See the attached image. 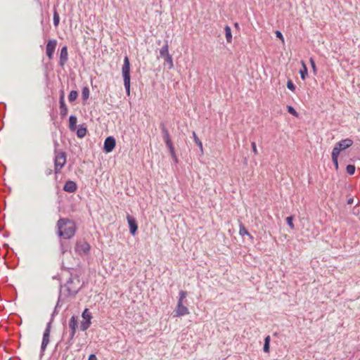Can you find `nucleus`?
I'll list each match as a JSON object with an SVG mask.
<instances>
[{
  "instance_id": "obj_21",
  "label": "nucleus",
  "mask_w": 360,
  "mask_h": 360,
  "mask_svg": "<svg viewBox=\"0 0 360 360\" xmlns=\"http://www.w3.org/2000/svg\"><path fill=\"white\" fill-rule=\"evenodd\" d=\"M239 234L241 236H248L250 239H253L252 236L248 232V231L246 229V228L242 223L240 224Z\"/></svg>"
},
{
  "instance_id": "obj_19",
  "label": "nucleus",
  "mask_w": 360,
  "mask_h": 360,
  "mask_svg": "<svg viewBox=\"0 0 360 360\" xmlns=\"http://www.w3.org/2000/svg\"><path fill=\"white\" fill-rule=\"evenodd\" d=\"M168 49H169V45H168V41L166 40L165 41V44L162 46V47L160 49V57H164L169 53V51H168Z\"/></svg>"
},
{
  "instance_id": "obj_7",
  "label": "nucleus",
  "mask_w": 360,
  "mask_h": 360,
  "mask_svg": "<svg viewBox=\"0 0 360 360\" xmlns=\"http://www.w3.org/2000/svg\"><path fill=\"white\" fill-rule=\"evenodd\" d=\"M353 143L354 142L351 139L347 138L345 139H342L335 144L332 152L338 153L340 155V153L342 150H344L349 148L350 146H352L353 145Z\"/></svg>"
},
{
  "instance_id": "obj_22",
  "label": "nucleus",
  "mask_w": 360,
  "mask_h": 360,
  "mask_svg": "<svg viewBox=\"0 0 360 360\" xmlns=\"http://www.w3.org/2000/svg\"><path fill=\"white\" fill-rule=\"evenodd\" d=\"M302 68L300 70V75L301 79L302 80H304L308 75V70H307V68L305 63L303 61H302Z\"/></svg>"
},
{
  "instance_id": "obj_44",
  "label": "nucleus",
  "mask_w": 360,
  "mask_h": 360,
  "mask_svg": "<svg viewBox=\"0 0 360 360\" xmlns=\"http://www.w3.org/2000/svg\"><path fill=\"white\" fill-rule=\"evenodd\" d=\"M52 169H47L45 172L47 176L51 175L52 174Z\"/></svg>"
},
{
  "instance_id": "obj_27",
  "label": "nucleus",
  "mask_w": 360,
  "mask_h": 360,
  "mask_svg": "<svg viewBox=\"0 0 360 360\" xmlns=\"http://www.w3.org/2000/svg\"><path fill=\"white\" fill-rule=\"evenodd\" d=\"M270 336L269 335H267L265 338H264V347H263V351L266 353L269 352V343H270Z\"/></svg>"
},
{
  "instance_id": "obj_18",
  "label": "nucleus",
  "mask_w": 360,
  "mask_h": 360,
  "mask_svg": "<svg viewBox=\"0 0 360 360\" xmlns=\"http://www.w3.org/2000/svg\"><path fill=\"white\" fill-rule=\"evenodd\" d=\"M87 132L86 127L84 126V124L79 125V128L77 130V136L79 138H84Z\"/></svg>"
},
{
  "instance_id": "obj_41",
  "label": "nucleus",
  "mask_w": 360,
  "mask_h": 360,
  "mask_svg": "<svg viewBox=\"0 0 360 360\" xmlns=\"http://www.w3.org/2000/svg\"><path fill=\"white\" fill-rule=\"evenodd\" d=\"M81 315H91V313L89 312V309L87 308H85Z\"/></svg>"
},
{
  "instance_id": "obj_1",
  "label": "nucleus",
  "mask_w": 360,
  "mask_h": 360,
  "mask_svg": "<svg viewBox=\"0 0 360 360\" xmlns=\"http://www.w3.org/2000/svg\"><path fill=\"white\" fill-rule=\"evenodd\" d=\"M84 286V283L79 279L78 275L71 274L68 281L63 285H60L58 302L51 315L58 314V308L63 302L74 299Z\"/></svg>"
},
{
  "instance_id": "obj_42",
  "label": "nucleus",
  "mask_w": 360,
  "mask_h": 360,
  "mask_svg": "<svg viewBox=\"0 0 360 360\" xmlns=\"http://www.w3.org/2000/svg\"><path fill=\"white\" fill-rule=\"evenodd\" d=\"M88 360H97V357L96 356V354H91L89 356V359Z\"/></svg>"
},
{
  "instance_id": "obj_37",
  "label": "nucleus",
  "mask_w": 360,
  "mask_h": 360,
  "mask_svg": "<svg viewBox=\"0 0 360 360\" xmlns=\"http://www.w3.org/2000/svg\"><path fill=\"white\" fill-rule=\"evenodd\" d=\"M275 34H276V37L277 38H279L280 39H281L282 41H284L283 36L282 33L279 30H276L275 32Z\"/></svg>"
},
{
  "instance_id": "obj_9",
  "label": "nucleus",
  "mask_w": 360,
  "mask_h": 360,
  "mask_svg": "<svg viewBox=\"0 0 360 360\" xmlns=\"http://www.w3.org/2000/svg\"><path fill=\"white\" fill-rule=\"evenodd\" d=\"M116 146V140L112 136H108L105 141L103 144V151L106 153H109L113 150Z\"/></svg>"
},
{
  "instance_id": "obj_8",
  "label": "nucleus",
  "mask_w": 360,
  "mask_h": 360,
  "mask_svg": "<svg viewBox=\"0 0 360 360\" xmlns=\"http://www.w3.org/2000/svg\"><path fill=\"white\" fill-rule=\"evenodd\" d=\"M90 248V245L87 242L79 240L76 243L75 251L80 255H86L89 253Z\"/></svg>"
},
{
  "instance_id": "obj_11",
  "label": "nucleus",
  "mask_w": 360,
  "mask_h": 360,
  "mask_svg": "<svg viewBox=\"0 0 360 360\" xmlns=\"http://www.w3.org/2000/svg\"><path fill=\"white\" fill-rule=\"evenodd\" d=\"M57 41L56 39L49 40L46 44V56L51 60L56 47Z\"/></svg>"
},
{
  "instance_id": "obj_23",
  "label": "nucleus",
  "mask_w": 360,
  "mask_h": 360,
  "mask_svg": "<svg viewBox=\"0 0 360 360\" xmlns=\"http://www.w3.org/2000/svg\"><path fill=\"white\" fill-rule=\"evenodd\" d=\"M224 30H225V36H226L227 42H229V43L231 42L232 34H231V27L229 25H226L224 27Z\"/></svg>"
},
{
  "instance_id": "obj_36",
  "label": "nucleus",
  "mask_w": 360,
  "mask_h": 360,
  "mask_svg": "<svg viewBox=\"0 0 360 360\" xmlns=\"http://www.w3.org/2000/svg\"><path fill=\"white\" fill-rule=\"evenodd\" d=\"M287 88L292 91L295 90V86L292 80L289 79L287 82Z\"/></svg>"
},
{
  "instance_id": "obj_31",
  "label": "nucleus",
  "mask_w": 360,
  "mask_h": 360,
  "mask_svg": "<svg viewBox=\"0 0 360 360\" xmlns=\"http://www.w3.org/2000/svg\"><path fill=\"white\" fill-rule=\"evenodd\" d=\"M165 59V61L169 64V68H173V60H172V56L170 54H168L163 57Z\"/></svg>"
},
{
  "instance_id": "obj_43",
  "label": "nucleus",
  "mask_w": 360,
  "mask_h": 360,
  "mask_svg": "<svg viewBox=\"0 0 360 360\" xmlns=\"http://www.w3.org/2000/svg\"><path fill=\"white\" fill-rule=\"evenodd\" d=\"M58 145H59V144H58V141H57L56 140V141H54V147H55L54 154H55V153H58V152H57V148H58Z\"/></svg>"
},
{
  "instance_id": "obj_38",
  "label": "nucleus",
  "mask_w": 360,
  "mask_h": 360,
  "mask_svg": "<svg viewBox=\"0 0 360 360\" xmlns=\"http://www.w3.org/2000/svg\"><path fill=\"white\" fill-rule=\"evenodd\" d=\"M251 146H252V149L253 153L255 155L258 154V151H257V146H256L255 142L252 141L251 143Z\"/></svg>"
},
{
  "instance_id": "obj_6",
  "label": "nucleus",
  "mask_w": 360,
  "mask_h": 360,
  "mask_svg": "<svg viewBox=\"0 0 360 360\" xmlns=\"http://www.w3.org/2000/svg\"><path fill=\"white\" fill-rule=\"evenodd\" d=\"M186 291H179V297L176 309V315H186L188 314V308L183 304V300L186 297Z\"/></svg>"
},
{
  "instance_id": "obj_32",
  "label": "nucleus",
  "mask_w": 360,
  "mask_h": 360,
  "mask_svg": "<svg viewBox=\"0 0 360 360\" xmlns=\"http://www.w3.org/2000/svg\"><path fill=\"white\" fill-rule=\"evenodd\" d=\"M346 171L349 175H353L355 172V166L354 165H348L346 167Z\"/></svg>"
},
{
  "instance_id": "obj_2",
  "label": "nucleus",
  "mask_w": 360,
  "mask_h": 360,
  "mask_svg": "<svg viewBox=\"0 0 360 360\" xmlns=\"http://www.w3.org/2000/svg\"><path fill=\"white\" fill-rule=\"evenodd\" d=\"M57 235L63 239L72 238L76 232L75 223L68 218H60L56 223Z\"/></svg>"
},
{
  "instance_id": "obj_12",
  "label": "nucleus",
  "mask_w": 360,
  "mask_h": 360,
  "mask_svg": "<svg viewBox=\"0 0 360 360\" xmlns=\"http://www.w3.org/2000/svg\"><path fill=\"white\" fill-rule=\"evenodd\" d=\"M68 60V47H62L60 53L59 65L63 67Z\"/></svg>"
},
{
  "instance_id": "obj_25",
  "label": "nucleus",
  "mask_w": 360,
  "mask_h": 360,
  "mask_svg": "<svg viewBox=\"0 0 360 360\" xmlns=\"http://www.w3.org/2000/svg\"><path fill=\"white\" fill-rule=\"evenodd\" d=\"M338 156H339L338 153H335L334 152L331 153L332 161H333V163L336 170L338 169Z\"/></svg>"
},
{
  "instance_id": "obj_3",
  "label": "nucleus",
  "mask_w": 360,
  "mask_h": 360,
  "mask_svg": "<svg viewBox=\"0 0 360 360\" xmlns=\"http://www.w3.org/2000/svg\"><path fill=\"white\" fill-rule=\"evenodd\" d=\"M122 73L124 81V86L127 95L130 94V62L127 56L124 58V63L122 68Z\"/></svg>"
},
{
  "instance_id": "obj_15",
  "label": "nucleus",
  "mask_w": 360,
  "mask_h": 360,
  "mask_svg": "<svg viewBox=\"0 0 360 360\" xmlns=\"http://www.w3.org/2000/svg\"><path fill=\"white\" fill-rule=\"evenodd\" d=\"M84 318V321H82L81 324H80V330H82V331H84L86 330H87L91 322V320L92 319L93 316H82Z\"/></svg>"
},
{
  "instance_id": "obj_28",
  "label": "nucleus",
  "mask_w": 360,
  "mask_h": 360,
  "mask_svg": "<svg viewBox=\"0 0 360 360\" xmlns=\"http://www.w3.org/2000/svg\"><path fill=\"white\" fill-rule=\"evenodd\" d=\"M192 135H193V138L194 139L195 143L200 148V150L202 151V143L201 141L197 136L196 133L195 131H193Z\"/></svg>"
},
{
  "instance_id": "obj_30",
  "label": "nucleus",
  "mask_w": 360,
  "mask_h": 360,
  "mask_svg": "<svg viewBox=\"0 0 360 360\" xmlns=\"http://www.w3.org/2000/svg\"><path fill=\"white\" fill-rule=\"evenodd\" d=\"M75 335V333H73V332L70 333L69 337L66 342V344L68 345V348H69L70 347L72 346V340L74 339Z\"/></svg>"
},
{
  "instance_id": "obj_49",
  "label": "nucleus",
  "mask_w": 360,
  "mask_h": 360,
  "mask_svg": "<svg viewBox=\"0 0 360 360\" xmlns=\"http://www.w3.org/2000/svg\"><path fill=\"white\" fill-rule=\"evenodd\" d=\"M157 44H161V41H160V40H158V41H157Z\"/></svg>"
},
{
  "instance_id": "obj_34",
  "label": "nucleus",
  "mask_w": 360,
  "mask_h": 360,
  "mask_svg": "<svg viewBox=\"0 0 360 360\" xmlns=\"http://www.w3.org/2000/svg\"><path fill=\"white\" fill-rule=\"evenodd\" d=\"M166 146L168 148L172 157H174L176 153L172 143H167Z\"/></svg>"
},
{
  "instance_id": "obj_46",
  "label": "nucleus",
  "mask_w": 360,
  "mask_h": 360,
  "mask_svg": "<svg viewBox=\"0 0 360 360\" xmlns=\"http://www.w3.org/2000/svg\"><path fill=\"white\" fill-rule=\"evenodd\" d=\"M173 160H174L175 162H178V159H177V157L176 155H175L174 157H172Z\"/></svg>"
},
{
  "instance_id": "obj_39",
  "label": "nucleus",
  "mask_w": 360,
  "mask_h": 360,
  "mask_svg": "<svg viewBox=\"0 0 360 360\" xmlns=\"http://www.w3.org/2000/svg\"><path fill=\"white\" fill-rule=\"evenodd\" d=\"M310 63H311V68L313 69V71L314 72H316V64H315V62L314 60V59L312 58H310Z\"/></svg>"
},
{
  "instance_id": "obj_48",
  "label": "nucleus",
  "mask_w": 360,
  "mask_h": 360,
  "mask_svg": "<svg viewBox=\"0 0 360 360\" xmlns=\"http://www.w3.org/2000/svg\"><path fill=\"white\" fill-rule=\"evenodd\" d=\"M235 27H239V25H238V24L237 22H236V23H235Z\"/></svg>"
},
{
  "instance_id": "obj_33",
  "label": "nucleus",
  "mask_w": 360,
  "mask_h": 360,
  "mask_svg": "<svg viewBox=\"0 0 360 360\" xmlns=\"http://www.w3.org/2000/svg\"><path fill=\"white\" fill-rule=\"evenodd\" d=\"M287 108H288V112L292 115L293 116L297 117L299 116V114L297 113V112L296 111V110L291 105H288L287 106Z\"/></svg>"
},
{
  "instance_id": "obj_4",
  "label": "nucleus",
  "mask_w": 360,
  "mask_h": 360,
  "mask_svg": "<svg viewBox=\"0 0 360 360\" xmlns=\"http://www.w3.org/2000/svg\"><path fill=\"white\" fill-rule=\"evenodd\" d=\"M53 321V316H51V319L47 323V324L46 326V328H45V330L44 331L43 338H42L41 345V354H44V352L47 345L49 344V342H50V333H51V327H52Z\"/></svg>"
},
{
  "instance_id": "obj_20",
  "label": "nucleus",
  "mask_w": 360,
  "mask_h": 360,
  "mask_svg": "<svg viewBox=\"0 0 360 360\" xmlns=\"http://www.w3.org/2000/svg\"><path fill=\"white\" fill-rule=\"evenodd\" d=\"M60 114L62 117H65L68 114V108L65 102H59Z\"/></svg>"
},
{
  "instance_id": "obj_24",
  "label": "nucleus",
  "mask_w": 360,
  "mask_h": 360,
  "mask_svg": "<svg viewBox=\"0 0 360 360\" xmlns=\"http://www.w3.org/2000/svg\"><path fill=\"white\" fill-rule=\"evenodd\" d=\"M89 97V89L88 86H84L82 90V98L83 101H86Z\"/></svg>"
},
{
  "instance_id": "obj_26",
  "label": "nucleus",
  "mask_w": 360,
  "mask_h": 360,
  "mask_svg": "<svg viewBox=\"0 0 360 360\" xmlns=\"http://www.w3.org/2000/svg\"><path fill=\"white\" fill-rule=\"evenodd\" d=\"M78 97V92L75 90H72L68 95V100L70 103L74 102Z\"/></svg>"
},
{
  "instance_id": "obj_35",
  "label": "nucleus",
  "mask_w": 360,
  "mask_h": 360,
  "mask_svg": "<svg viewBox=\"0 0 360 360\" xmlns=\"http://www.w3.org/2000/svg\"><path fill=\"white\" fill-rule=\"evenodd\" d=\"M292 221H293L292 216H289L286 218V223L290 227L291 229H294V228H295Z\"/></svg>"
},
{
  "instance_id": "obj_29",
  "label": "nucleus",
  "mask_w": 360,
  "mask_h": 360,
  "mask_svg": "<svg viewBox=\"0 0 360 360\" xmlns=\"http://www.w3.org/2000/svg\"><path fill=\"white\" fill-rule=\"evenodd\" d=\"M53 25L55 27H57L60 22V16L58 13L56 9L53 10Z\"/></svg>"
},
{
  "instance_id": "obj_16",
  "label": "nucleus",
  "mask_w": 360,
  "mask_h": 360,
  "mask_svg": "<svg viewBox=\"0 0 360 360\" xmlns=\"http://www.w3.org/2000/svg\"><path fill=\"white\" fill-rule=\"evenodd\" d=\"M77 118L75 115H70L69 117V128L71 131H74L77 129Z\"/></svg>"
},
{
  "instance_id": "obj_17",
  "label": "nucleus",
  "mask_w": 360,
  "mask_h": 360,
  "mask_svg": "<svg viewBox=\"0 0 360 360\" xmlns=\"http://www.w3.org/2000/svg\"><path fill=\"white\" fill-rule=\"evenodd\" d=\"M76 317L77 316H71V319L69 321V327L70 329V332L76 333V329L78 326V323H77Z\"/></svg>"
},
{
  "instance_id": "obj_40",
  "label": "nucleus",
  "mask_w": 360,
  "mask_h": 360,
  "mask_svg": "<svg viewBox=\"0 0 360 360\" xmlns=\"http://www.w3.org/2000/svg\"><path fill=\"white\" fill-rule=\"evenodd\" d=\"M61 101H62L63 102H65V94H64V91H63V90H61V91H60V95L59 102H61Z\"/></svg>"
},
{
  "instance_id": "obj_5",
  "label": "nucleus",
  "mask_w": 360,
  "mask_h": 360,
  "mask_svg": "<svg viewBox=\"0 0 360 360\" xmlns=\"http://www.w3.org/2000/svg\"><path fill=\"white\" fill-rule=\"evenodd\" d=\"M66 163V153L64 151H60L55 153L54 158V172L55 174H59L60 169L65 166Z\"/></svg>"
},
{
  "instance_id": "obj_45",
  "label": "nucleus",
  "mask_w": 360,
  "mask_h": 360,
  "mask_svg": "<svg viewBox=\"0 0 360 360\" xmlns=\"http://www.w3.org/2000/svg\"><path fill=\"white\" fill-rule=\"evenodd\" d=\"M353 202H354V198H349L347 200V203L348 205H352L353 203Z\"/></svg>"
},
{
  "instance_id": "obj_13",
  "label": "nucleus",
  "mask_w": 360,
  "mask_h": 360,
  "mask_svg": "<svg viewBox=\"0 0 360 360\" xmlns=\"http://www.w3.org/2000/svg\"><path fill=\"white\" fill-rule=\"evenodd\" d=\"M77 184L71 180L67 181L63 186V191L68 193H73L77 190Z\"/></svg>"
},
{
  "instance_id": "obj_47",
  "label": "nucleus",
  "mask_w": 360,
  "mask_h": 360,
  "mask_svg": "<svg viewBox=\"0 0 360 360\" xmlns=\"http://www.w3.org/2000/svg\"><path fill=\"white\" fill-rule=\"evenodd\" d=\"M8 315H9V316H11V315H18V314H15V313H10Z\"/></svg>"
},
{
  "instance_id": "obj_14",
  "label": "nucleus",
  "mask_w": 360,
  "mask_h": 360,
  "mask_svg": "<svg viewBox=\"0 0 360 360\" xmlns=\"http://www.w3.org/2000/svg\"><path fill=\"white\" fill-rule=\"evenodd\" d=\"M160 129H161V131L162 133V136H163L165 144L171 143L172 141L170 139L169 131L166 128L165 124L163 122H161L160 124Z\"/></svg>"
},
{
  "instance_id": "obj_10",
  "label": "nucleus",
  "mask_w": 360,
  "mask_h": 360,
  "mask_svg": "<svg viewBox=\"0 0 360 360\" xmlns=\"http://www.w3.org/2000/svg\"><path fill=\"white\" fill-rule=\"evenodd\" d=\"M127 221L129 224L130 234L132 236H135L138 230V224L136 219L133 216L127 214Z\"/></svg>"
}]
</instances>
